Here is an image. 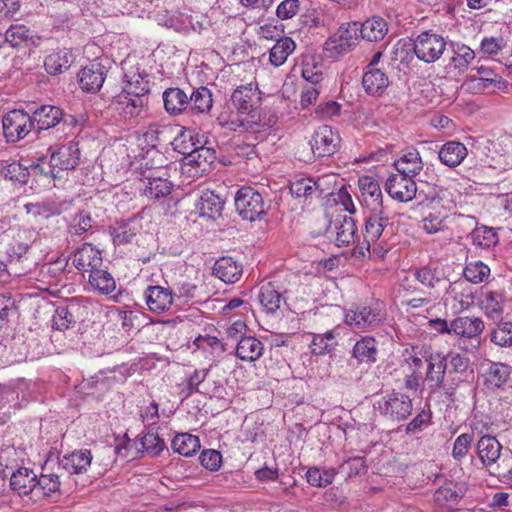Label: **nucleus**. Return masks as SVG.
I'll return each instance as SVG.
<instances>
[{
  "instance_id": "nucleus-52",
  "label": "nucleus",
  "mask_w": 512,
  "mask_h": 512,
  "mask_svg": "<svg viewBox=\"0 0 512 512\" xmlns=\"http://www.w3.org/2000/svg\"><path fill=\"white\" fill-rule=\"evenodd\" d=\"M490 275V268L481 261L471 262L464 269V277L467 282L478 284Z\"/></svg>"
},
{
  "instance_id": "nucleus-3",
  "label": "nucleus",
  "mask_w": 512,
  "mask_h": 512,
  "mask_svg": "<svg viewBox=\"0 0 512 512\" xmlns=\"http://www.w3.org/2000/svg\"><path fill=\"white\" fill-rule=\"evenodd\" d=\"M358 22H348L340 25L324 44V50L330 57H336L351 51L358 44Z\"/></svg>"
},
{
  "instance_id": "nucleus-29",
  "label": "nucleus",
  "mask_w": 512,
  "mask_h": 512,
  "mask_svg": "<svg viewBox=\"0 0 512 512\" xmlns=\"http://www.w3.org/2000/svg\"><path fill=\"white\" fill-rule=\"evenodd\" d=\"M477 454L485 466H490L499 459L502 446L494 436H482L476 445Z\"/></svg>"
},
{
  "instance_id": "nucleus-28",
  "label": "nucleus",
  "mask_w": 512,
  "mask_h": 512,
  "mask_svg": "<svg viewBox=\"0 0 512 512\" xmlns=\"http://www.w3.org/2000/svg\"><path fill=\"white\" fill-rule=\"evenodd\" d=\"M427 361L428 367L426 380L428 381L430 387L435 389L440 388L448 368L446 357H444L442 353H435L431 354Z\"/></svg>"
},
{
  "instance_id": "nucleus-24",
  "label": "nucleus",
  "mask_w": 512,
  "mask_h": 512,
  "mask_svg": "<svg viewBox=\"0 0 512 512\" xmlns=\"http://www.w3.org/2000/svg\"><path fill=\"white\" fill-rule=\"evenodd\" d=\"M213 274L225 283H235L242 275V265L232 257H221L213 266Z\"/></svg>"
},
{
  "instance_id": "nucleus-4",
  "label": "nucleus",
  "mask_w": 512,
  "mask_h": 512,
  "mask_svg": "<svg viewBox=\"0 0 512 512\" xmlns=\"http://www.w3.org/2000/svg\"><path fill=\"white\" fill-rule=\"evenodd\" d=\"M384 319L379 303L356 305L345 313V323L353 329L366 330L377 327Z\"/></svg>"
},
{
  "instance_id": "nucleus-47",
  "label": "nucleus",
  "mask_w": 512,
  "mask_h": 512,
  "mask_svg": "<svg viewBox=\"0 0 512 512\" xmlns=\"http://www.w3.org/2000/svg\"><path fill=\"white\" fill-rule=\"evenodd\" d=\"M336 346L335 335L329 330L324 334H314L310 348L314 355H324L331 352Z\"/></svg>"
},
{
  "instance_id": "nucleus-1",
  "label": "nucleus",
  "mask_w": 512,
  "mask_h": 512,
  "mask_svg": "<svg viewBox=\"0 0 512 512\" xmlns=\"http://www.w3.org/2000/svg\"><path fill=\"white\" fill-rule=\"evenodd\" d=\"M231 101L237 114L224 121L219 117V123L231 131L259 132L268 123L261 117L259 106L260 96L258 88L250 83L236 88L231 96Z\"/></svg>"
},
{
  "instance_id": "nucleus-30",
  "label": "nucleus",
  "mask_w": 512,
  "mask_h": 512,
  "mask_svg": "<svg viewBox=\"0 0 512 512\" xmlns=\"http://www.w3.org/2000/svg\"><path fill=\"white\" fill-rule=\"evenodd\" d=\"M441 163L448 167H456L467 156V148L458 141H449L442 145L438 152Z\"/></svg>"
},
{
  "instance_id": "nucleus-54",
  "label": "nucleus",
  "mask_w": 512,
  "mask_h": 512,
  "mask_svg": "<svg viewBox=\"0 0 512 512\" xmlns=\"http://www.w3.org/2000/svg\"><path fill=\"white\" fill-rule=\"evenodd\" d=\"M302 77L306 82L320 84L324 80L322 66L316 63L314 59H306L302 63Z\"/></svg>"
},
{
  "instance_id": "nucleus-44",
  "label": "nucleus",
  "mask_w": 512,
  "mask_h": 512,
  "mask_svg": "<svg viewBox=\"0 0 512 512\" xmlns=\"http://www.w3.org/2000/svg\"><path fill=\"white\" fill-rule=\"evenodd\" d=\"M224 201L212 191L204 192L200 197L199 209L203 216L215 218L221 214Z\"/></svg>"
},
{
  "instance_id": "nucleus-27",
  "label": "nucleus",
  "mask_w": 512,
  "mask_h": 512,
  "mask_svg": "<svg viewBox=\"0 0 512 512\" xmlns=\"http://www.w3.org/2000/svg\"><path fill=\"white\" fill-rule=\"evenodd\" d=\"M477 74L470 75L466 82L467 88L475 93H481L491 85L500 82L499 75L490 67L479 66Z\"/></svg>"
},
{
  "instance_id": "nucleus-15",
  "label": "nucleus",
  "mask_w": 512,
  "mask_h": 512,
  "mask_svg": "<svg viewBox=\"0 0 512 512\" xmlns=\"http://www.w3.org/2000/svg\"><path fill=\"white\" fill-rule=\"evenodd\" d=\"M72 263L77 270L90 274L102 267L103 258L100 250L90 243H84L73 253Z\"/></svg>"
},
{
  "instance_id": "nucleus-32",
  "label": "nucleus",
  "mask_w": 512,
  "mask_h": 512,
  "mask_svg": "<svg viewBox=\"0 0 512 512\" xmlns=\"http://www.w3.org/2000/svg\"><path fill=\"white\" fill-rule=\"evenodd\" d=\"M361 37L370 42L382 40L388 32V23L380 16H372L359 24Z\"/></svg>"
},
{
  "instance_id": "nucleus-42",
  "label": "nucleus",
  "mask_w": 512,
  "mask_h": 512,
  "mask_svg": "<svg viewBox=\"0 0 512 512\" xmlns=\"http://www.w3.org/2000/svg\"><path fill=\"white\" fill-rule=\"evenodd\" d=\"M171 446L178 454L189 457L200 449V440L195 435L181 433L173 438Z\"/></svg>"
},
{
  "instance_id": "nucleus-45",
  "label": "nucleus",
  "mask_w": 512,
  "mask_h": 512,
  "mask_svg": "<svg viewBox=\"0 0 512 512\" xmlns=\"http://www.w3.org/2000/svg\"><path fill=\"white\" fill-rule=\"evenodd\" d=\"M376 354V341L372 337H363L353 347V356L360 362H375Z\"/></svg>"
},
{
  "instance_id": "nucleus-14",
  "label": "nucleus",
  "mask_w": 512,
  "mask_h": 512,
  "mask_svg": "<svg viewBox=\"0 0 512 512\" xmlns=\"http://www.w3.org/2000/svg\"><path fill=\"white\" fill-rule=\"evenodd\" d=\"M450 328L453 334L464 338L472 339L476 342L473 349H477L480 345L479 336L483 332L485 325L479 317L461 316L450 322Z\"/></svg>"
},
{
  "instance_id": "nucleus-60",
  "label": "nucleus",
  "mask_w": 512,
  "mask_h": 512,
  "mask_svg": "<svg viewBox=\"0 0 512 512\" xmlns=\"http://www.w3.org/2000/svg\"><path fill=\"white\" fill-rule=\"evenodd\" d=\"M472 441H473V436L471 434L463 433V434L459 435L454 441L453 450H452L453 458L458 461L465 458V456L467 455V453L471 447Z\"/></svg>"
},
{
  "instance_id": "nucleus-11",
  "label": "nucleus",
  "mask_w": 512,
  "mask_h": 512,
  "mask_svg": "<svg viewBox=\"0 0 512 512\" xmlns=\"http://www.w3.org/2000/svg\"><path fill=\"white\" fill-rule=\"evenodd\" d=\"M329 232L335 235V242L339 247L355 243L358 238L356 222L348 215H338L330 223Z\"/></svg>"
},
{
  "instance_id": "nucleus-7",
  "label": "nucleus",
  "mask_w": 512,
  "mask_h": 512,
  "mask_svg": "<svg viewBox=\"0 0 512 512\" xmlns=\"http://www.w3.org/2000/svg\"><path fill=\"white\" fill-rule=\"evenodd\" d=\"M374 408L392 421H403L412 412V401L402 393H391L377 400Z\"/></svg>"
},
{
  "instance_id": "nucleus-43",
  "label": "nucleus",
  "mask_w": 512,
  "mask_h": 512,
  "mask_svg": "<svg viewBox=\"0 0 512 512\" xmlns=\"http://www.w3.org/2000/svg\"><path fill=\"white\" fill-rule=\"evenodd\" d=\"M339 10L336 7H330L321 10H313L306 15L305 23L310 27H330L335 23Z\"/></svg>"
},
{
  "instance_id": "nucleus-20",
  "label": "nucleus",
  "mask_w": 512,
  "mask_h": 512,
  "mask_svg": "<svg viewBox=\"0 0 512 512\" xmlns=\"http://www.w3.org/2000/svg\"><path fill=\"white\" fill-rule=\"evenodd\" d=\"M37 474L26 467L17 469L10 477V487L19 496H26L37 489Z\"/></svg>"
},
{
  "instance_id": "nucleus-53",
  "label": "nucleus",
  "mask_w": 512,
  "mask_h": 512,
  "mask_svg": "<svg viewBox=\"0 0 512 512\" xmlns=\"http://www.w3.org/2000/svg\"><path fill=\"white\" fill-rule=\"evenodd\" d=\"M453 52L450 64L459 71L464 70L475 58L474 51L464 44H457Z\"/></svg>"
},
{
  "instance_id": "nucleus-35",
  "label": "nucleus",
  "mask_w": 512,
  "mask_h": 512,
  "mask_svg": "<svg viewBox=\"0 0 512 512\" xmlns=\"http://www.w3.org/2000/svg\"><path fill=\"white\" fill-rule=\"evenodd\" d=\"M35 32L24 24H12L5 32V41L13 48L34 44Z\"/></svg>"
},
{
  "instance_id": "nucleus-21",
  "label": "nucleus",
  "mask_w": 512,
  "mask_h": 512,
  "mask_svg": "<svg viewBox=\"0 0 512 512\" xmlns=\"http://www.w3.org/2000/svg\"><path fill=\"white\" fill-rule=\"evenodd\" d=\"M146 303L152 312L162 313L173 304V294L162 286H149L145 291Z\"/></svg>"
},
{
  "instance_id": "nucleus-2",
  "label": "nucleus",
  "mask_w": 512,
  "mask_h": 512,
  "mask_svg": "<svg viewBox=\"0 0 512 512\" xmlns=\"http://www.w3.org/2000/svg\"><path fill=\"white\" fill-rule=\"evenodd\" d=\"M235 207L244 220L256 221L267 213L269 205L264 201L260 192L247 186L237 191Z\"/></svg>"
},
{
  "instance_id": "nucleus-23",
  "label": "nucleus",
  "mask_w": 512,
  "mask_h": 512,
  "mask_svg": "<svg viewBox=\"0 0 512 512\" xmlns=\"http://www.w3.org/2000/svg\"><path fill=\"white\" fill-rule=\"evenodd\" d=\"M80 87L86 92L98 91L104 83L103 66L92 63L84 67L78 74Z\"/></svg>"
},
{
  "instance_id": "nucleus-40",
  "label": "nucleus",
  "mask_w": 512,
  "mask_h": 512,
  "mask_svg": "<svg viewBox=\"0 0 512 512\" xmlns=\"http://www.w3.org/2000/svg\"><path fill=\"white\" fill-rule=\"evenodd\" d=\"M295 48L296 44L290 37L280 38L270 49L269 60L271 64L276 67L283 65Z\"/></svg>"
},
{
  "instance_id": "nucleus-12",
  "label": "nucleus",
  "mask_w": 512,
  "mask_h": 512,
  "mask_svg": "<svg viewBox=\"0 0 512 512\" xmlns=\"http://www.w3.org/2000/svg\"><path fill=\"white\" fill-rule=\"evenodd\" d=\"M472 287L466 282H455L447 289L446 304H450L454 313L468 310L474 304Z\"/></svg>"
},
{
  "instance_id": "nucleus-55",
  "label": "nucleus",
  "mask_w": 512,
  "mask_h": 512,
  "mask_svg": "<svg viewBox=\"0 0 512 512\" xmlns=\"http://www.w3.org/2000/svg\"><path fill=\"white\" fill-rule=\"evenodd\" d=\"M472 241L475 245L489 248L497 243V235L492 228L478 227L471 233Z\"/></svg>"
},
{
  "instance_id": "nucleus-63",
  "label": "nucleus",
  "mask_w": 512,
  "mask_h": 512,
  "mask_svg": "<svg viewBox=\"0 0 512 512\" xmlns=\"http://www.w3.org/2000/svg\"><path fill=\"white\" fill-rule=\"evenodd\" d=\"M166 130H168V127L166 126L151 124L143 133L144 142L153 148L156 147L159 143L164 141V134Z\"/></svg>"
},
{
  "instance_id": "nucleus-26",
  "label": "nucleus",
  "mask_w": 512,
  "mask_h": 512,
  "mask_svg": "<svg viewBox=\"0 0 512 512\" xmlns=\"http://www.w3.org/2000/svg\"><path fill=\"white\" fill-rule=\"evenodd\" d=\"M163 102L170 115H179L189 107V95L178 87L168 88L163 93Z\"/></svg>"
},
{
  "instance_id": "nucleus-31",
  "label": "nucleus",
  "mask_w": 512,
  "mask_h": 512,
  "mask_svg": "<svg viewBox=\"0 0 512 512\" xmlns=\"http://www.w3.org/2000/svg\"><path fill=\"white\" fill-rule=\"evenodd\" d=\"M144 182L143 193L146 197L151 199H160L168 196L171 193L173 184L167 178L156 175L152 172Z\"/></svg>"
},
{
  "instance_id": "nucleus-16",
  "label": "nucleus",
  "mask_w": 512,
  "mask_h": 512,
  "mask_svg": "<svg viewBox=\"0 0 512 512\" xmlns=\"http://www.w3.org/2000/svg\"><path fill=\"white\" fill-rule=\"evenodd\" d=\"M30 116L33 127L38 133L54 128L65 121L62 109L54 105H41Z\"/></svg>"
},
{
  "instance_id": "nucleus-41",
  "label": "nucleus",
  "mask_w": 512,
  "mask_h": 512,
  "mask_svg": "<svg viewBox=\"0 0 512 512\" xmlns=\"http://www.w3.org/2000/svg\"><path fill=\"white\" fill-rule=\"evenodd\" d=\"M258 300L266 313L273 314L280 307L281 295L271 283H266L260 287Z\"/></svg>"
},
{
  "instance_id": "nucleus-39",
  "label": "nucleus",
  "mask_w": 512,
  "mask_h": 512,
  "mask_svg": "<svg viewBox=\"0 0 512 512\" xmlns=\"http://www.w3.org/2000/svg\"><path fill=\"white\" fill-rule=\"evenodd\" d=\"M88 281L94 290L103 295L110 294L116 288L113 276L107 270L102 269V267L92 271L89 274Z\"/></svg>"
},
{
  "instance_id": "nucleus-50",
  "label": "nucleus",
  "mask_w": 512,
  "mask_h": 512,
  "mask_svg": "<svg viewBox=\"0 0 512 512\" xmlns=\"http://www.w3.org/2000/svg\"><path fill=\"white\" fill-rule=\"evenodd\" d=\"M0 175L5 179L20 183H26L28 179L27 169L18 162L0 161Z\"/></svg>"
},
{
  "instance_id": "nucleus-36",
  "label": "nucleus",
  "mask_w": 512,
  "mask_h": 512,
  "mask_svg": "<svg viewBox=\"0 0 512 512\" xmlns=\"http://www.w3.org/2000/svg\"><path fill=\"white\" fill-rule=\"evenodd\" d=\"M73 61L70 51L61 50L53 52L45 57L44 67L48 74L57 75L66 71Z\"/></svg>"
},
{
  "instance_id": "nucleus-10",
  "label": "nucleus",
  "mask_w": 512,
  "mask_h": 512,
  "mask_svg": "<svg viewBox=\"0 0 512 512\" xmlns=\"http://www.w3.org/2000/svg\"><path fill=\"white\" fill-rule=\"evenodd\" d=\"M385 189L391 198L400 202H409L417 192L415 181L401 173L392 174L385 183Z\"/></svg>"
},
{
  "instance_id": "nucleus-59",
  "label": "nucleus",
  "mask_w": 512,
  "mask_h": 512,
  "mask_svg": "<svg viewBox=\"0 0 512 512\" xmlns=\"http://www.w3.org/2000/svg\"><path fill=\"white\" fill-rule=\"evenodd\" d=\"M461 495L454 489L452 483L439 487L434 493V500L439 505L458 503Z\"/></svg>"
},
{
  "instance_id": "nucleus-17",
  "label": "nucleus",
  "mask_w": 512,
  "mask_h": 512,
  "mask_svg": "<svg viewBox=\"0 0 512 512\" xmlns=\"http://www.w3.org/2000/svg\"><path fill=\"white\" fill-rule=\"evenodd\" d=\"M149 89L146 86L141 87V92H134V97H131V91H126V94L117 96L113 105L124 117H135L139 115L141 108L145 104L144 96L148 93Z\"/></svg>"
},
{
  "instance_id": "nucleus-51",
  "label": "nucleus",
  "mask_w": 512,
  "mask_h": 512,
  "mask_svg": "<svg viewBox=\"0 0 512 512\" xmlns=\"http://www.w3.org/2000/svg\"><path fill=\"white\" fill-rule=\"evenodd\" d=\"M510 375L509 367L502 363H494L487 372L486 381L493 388L502 387Z\"/></svg>"
},
{
  "instance_id": "nucleus-64",
  "label": "nucleus",
  "mask_w": 512,
  "mask_h": 512,
  "mask_svg": "<svg viewBox=\"0 0 512 512\" xmlns=\"http://www.w3.org/2000/svg\"><path fill=\"white\" fill-rule=\"evenodd\" d=\"M142 447L153 455H158L165 447L164 441L156 432L149 431L141 439Z\"/></svg>"
},
{
  "instance_id": "nucleus-38",
  "label": "nucleus",
  "mask_w": 512,
  "mask_h": 512,
  "mask_svg": "<svg viewBox=\"0 0 512 512\" xmlns=\"http://www.w3.org/2000/svg\"><path fill=\"white\" fill-rule=\"evenodd\" d=\"M484 314L493 320L501 319L504 311V297L499 292L487 291L481 301Z\"/></svg>"
},
{
  "instance_id": "nucleus-5",
  "label": "nucleus",
  "mask_w": 512,
  "mask_h": 512,
  "mask_svg": "<svg viewBox=\"0 0 512 512\" xmlns=\"http://www.w3.org/2000/svg\"><path fill=\"white\" fill-rule=\"evenodd\" d=\"M446 45L443 36L431 31H424L414 39L413 50L419 60L425 63H434L442 56Z\"/></svg>"
},
{
  "instance_id": "nucleus-46",
  "label": "nucleus",
  "mask_w": 512,
  "mask_h": 512,
  "mask_svg": "<svg viewBox=\"0 0 512 512\" xmlns=\"http://www.w3.org/2000/svg\"><path fill=\"white\" fill-rule=\"evenodd\" d=\"M415 278L425 287L435 290L438 286L445 283L437 268L424 266L417 269L414 273Z\"/></svg>"
},
{
  "instance_id": "nucleus-49",
  "label": "nucleus",
  "mask_w": 512,
  "mask_h": 512,
  "mask_svg": "<svg viewBox=\"0 0 512 512\" xmlns=\"http://www.w3.org/2000/svg\"><path fill=\"white\" fill-rule=\"evenodd\" d=\"M336 471L330 469H320L318 467H311L306 473L307 482L316 487H326L330 485L335 477Z\"/></svg>"
},
{
  "instance_id": "nucleus-61",
  "label": "nucleus",
  "mask_w": 512,
  "mask_h": 512,
  "mask_svg": "<svg viewBox=\"0 0 512 512\" xmlns=\"http://www.w3.org/2000/svg\"><path fill=\"white\" fill-rule=\"evenodd\" d=\"M199 459L201 465L210 471H217L222 465V455L219 451L214 449L202 451Z\"/></svg>"
},
{
  "instance_id": "nucleus-19",
  "label": "nucleus",
  "mask_w": 512,
  "mask_h": 512,
  "mask_svg": "<svg viewBox=\"0 0 512 512\" xmlns=\"http://www.w3.org/2000/svg\"><path fill=\"white\" fill-rule=\"evenodd\" d=\"M362 85L367 94L379 97L389 87L390 80L381 68L366 69L362 77Z\"/></svg>"
},
{
  "instance_id": "nucleus-9",
  "label": "nucleus",
  "mask_w": 512,
  "mask_h": 512,
  "mask_svg": "<svg viewBox=\"0 0 512 512\" xmlns=\"http://www.w3.org/2000/svg\"><path fill=\"white\" fill-rule=\"evenodd\" d=\"M340 142L341 138L336 130L331 126L322 125L314 132L310 145L315 156L326 157L338 151Z\"/></svg>"
},
{
  "instance_id": "nucleus-57",
  "label": "nucleus",
  "mask_w": 512,
  "mask_h": 512,
  "mask_svg": "<svg viewBox=\"0 0 512 512\" xmlns=\"http://www.w3.org/2000/svg\"><path fill=\"white\" fill-rule=\"evenodd\" d=\"M94 224L95 220L92 218L91 213L85 210H81L74 217L70 230L75 235H81L90 230Z\"/></svg>"
},
{
  "instance_id": "nucleus-22",
  "label": "nucleus",
  "mask_w": 512,
  "mask_h": 512,
  "mask_svg": "<svg viewBox=\"0 0 512 512\" xmlns=\"http://www.w3.org/2000/svg\"><path fill=\"white\" fill-rule=\"evenodd\" d=\"M388 223L389 218L385 209L379 212L370 211L365 221V242L371 244L379 241Z\"/></svg>"
},
{
  "instance_id": "nucleus-58",
  "label": "nucleus",
  "mask_w": 512,
  "mask_h": 512,
  "mask_svg": "<svg viewBox=\"0 0 512 512\" xmlns=\"http://www.w3.org/2000/svg\"><path fill=\"white\" fill-rule=\"evenodd\" d=\"M52 323L55 329L66 330L76 323V319L67 307H59L55 311Z\"/></svg>"
},
{
  "instance_id": "nucleus-8",
  "label": "nucleus",
  "mask_w": 512,
  "mask_h": 512,
  "mask_svg": "<svg viewBox=\"0 0 512 512\" xmlns=\"http://www.w3.org/2000/svg\"><path fill=\"white\" fill-rule=\"evenodd\" d=\"M179 152L185 155L182 171L191 176L200 175L207 171L216 158L215 150L204 145L197 146V148L190 151L189 147L183 146V149H179Z\"/></svg>"
},
{
  "instance_id": "nucleus-33",
  "label": "nucleus",
  "mask_w": 512,
  "mask_h": 512,
  "mask_svg": "<svg viewBox=\"0 0 512 512\" xmlns=\"http://www.w3.org/2000/svg\"><path fill=\"white\" fill-rule=\"evenodd\" d=\"M92 461L91 451L88 449L74 451L64 456L60 465L69 473L80 474L87 470Z\"/></svg>"
},
{
  "instance_id": "nucleus-37",
  "label": "nucleus",
  "mask_w": 512,
  "mask_h": 512,
  "mask_svg": "<svg viewBox=\"0 0 512 512\" xmlns=\"http://www.w3.org/2000/svg\"><path fill=\"white\" fill-rule=\"evenodd\" d=\"M213 106L212 92L207 87H199L189 94V108L196 114H207Z\"/></svg>"
},
{
  "instance_id": "nucleus-18",
  "label": "nucleus",
  "mask_w": 512,
  "mask_h": 512,
  "mask_svg": "<svg viewBox=\"0 0 512 512\" xmlns=\"http://www.w3.org/2000/svg\"><path fill=\"white\" fill-rule=\"evenodd\" d=\"M79 160L80 150L78 143L73 141L53 151L50 156L51 166L60 170L74 169L79 164Z\"/></svg>"
},
{
  "instance_id": "nucleus-62",
  "label": "nucleus",
  "mask_w": 512,
  "mask_h": 512,
  "mask_svg": "<svg viewBox=\"0 0 512 512\" xmlns=\"http://www.w3.org/2000/svg\"><path fill=\"white\" fill-rule=\"evenodd\" d=\"M37 482V489L45 495H50L60 489L59 476L56 474H42L39 478L37 477Z\"/></svg>"
},
{
  "instance_id": "nucleus-25",
  "label": "nucleus",
  "mask_w": 512,
  "mask_h": 512,
  "mask_svg": "<svg viewBox=\"0 0 512 512\" xmlns=\"http://www.w3.org/2000/svg\"><path fill=\"white\" fill-rule=\"evenodd\" d=\"M394 166L399 173L413 179L422 171L423 161L416 149H410L394 162Z\"/></svg>"
},
{
  "instance_id": "nucleus-34",
  "label": "nucleus",
  "mask_w": 512,
  "mask_h": 512,
  "mask_svg": "<svg viewBox=\"0 0 512 512\" xmlns=\"http://www.w3.org/2000/svg\"><path fill=\"white\" fill-rule=\"evenodd\" d=\"M263 343L253 336L242 337L238 340L236 356L243 361H256L263 355Z\"/></svg>"
},
{
  "instance_id": "nucleus-13",
  "label": "nucleus",
  "mask_w": 512,
  "mask_h": 512,
  "mask_svg": "<svg viewBox=\"0 0 512 512\" xmlns=\"http://www.w3.org/2000/svg\"><path fill=\"white\" fill-rule=\"evenodd\" d=\"M361 201L369 211L384 210L383 193L377 180L371 176L359 179Z\"/></svg>"
},
{
  "instance_id": "nucleus-48",
  "label": "nucleus",
  "mask_w": 512,
  "mask_h": 512,
  "mask_svg": "<svg viewBox=\"0 0 512 512\" xmlns=\"http://www.w3.org/2000/svg\"><path fill=\"white\" fill-rule=\"evenodd\" d=\"M491 342L501 347L512 346V322L500 319L491 333Z\"/></svg>"
},
{
  "instance_id": "nucleus-6",
  "label": "nucleus",
  "mask_w": 512,
  "mask_h": 512,
  "mask_svg": "<svg viewBox=\"0 0 512 512\" xmlns=\"http://www.w3.org/2000/svg\"><path fill=\"white\" fill-rule=\"evenodd\" d=\"M3 134L9 143L24 139L34 129L29 113L21 109H13L2 118Z\"/></svg>"
},
{
  "instance_id": "nucleus-56",
  "label": "nucleus",
  "mask_w": 512,
  "mask_h": 512,
  "mask_svg": "<svg viewBox=\"0 0 512 512\" xmlns=\"http://www.w3.org/2000/svg\"><path fill=\"white\" fill-rule=\"evenodd\" d=\"M447 218H448V215L446 212H444V213H442L441 211H438L437 213L430 212L423 219L422 227L429 234L436 233L445 228Z\"/></svg>"
}]
</instances>
